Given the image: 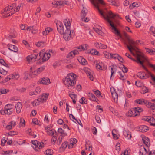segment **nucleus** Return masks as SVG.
Returning a JSON list of instances; mask_svg holds the SVG:
<instances>
[{"instance_id": "9", "label": "nucleus", "mask_w": 155, "mask_h": 155, "mask_svg": "<svg viewBox=\"0 0 155 155\" xmlns=\"http://www.w3.org/2000/svg\"><path fill=\"white\" fill-rule=\"evenodd\" d=\"M93 2L94 3V6L98 10L100 14V15H102L104 18V19L106 20L107 21V18H108L109 19H109V15H106V16H105V15H104V13L103 12V11L100 10L99 8V6L98 5V4H96L94 2Z\"/></svg>"}, {"instance_id": "45", "label": "nucleus", "mask_w": 155, "mask_h": 155, "mask_svg": "<svg viewBox=\"0 0 155 155\" xmlns=\"http://www.w3.org/2000/svg\"><path fill=\"white\" fill-rule=\"evenodd\" d=\"M12 150H8V151H2V152L1 153H0L2 154H10L11 153H12Z\"/></svg>"}, {"instance_id": "1", "label": "nucleus", "mask_w": 155, "mask_h": 155, "mask_svg": "<svg viewBox=\"0 0 155 155\" xmlns=\"http://www.w3.org/2000/svg\"><path fill=\"white\" fill-rule=\"evenodd\" d=\"M76 77L75 74L71 73L67 74L66 78L63 79V83L68 89H72L75 87L76 81Z\"/></svg>"}, {"instance_id": "21", "label": "nucleus", "mask_w": 155, "mask_h": 155, "mask_svg": "<svg viewBox=\"0 0 155 155\" xmlns=\"http://www.w3.org/2000/svg\"><path fill=\"white\" fill-rule=\"evenodd\" d=\"M123 135L128 139H130L131 137V133L128 130H124L123 131Z\"/></svg>"}, {"instance_id": "20", "label": "nucleus", "mask_w": 155, "mask_h": 155, "mask_svg": "<svg viewBox=\"0 0 155 155\" xmlns=\"http://www.w3.org/2000/svg\"><path fill=\"white\" fill-rule=\"evenodd\" d=\"M87 12V10L86 8H85L84 7H83V8L81 13V19H83L85 17Z\"/></svg>"}, {"instance_id": "17", "label": "nucleus", "mask_w": 155, "mask_h": 155, "mask_svg": "<svg viewBox=\"0 0 155 155\" xmlns=\"http://www.w3.org/2000/svg\"><path fill=\"white\" fill-rule=\"evenodd\" d=\"M45 66H43L38 68L37 69L34 71V74L38 75L41 72H42L45 69Z\"/></svg>"}, {"instance_id": "37", "label": "nucleus", "mask_w": 155, "mask_h": 155, "mask_svg": "<svg viewBox=\"0 0 155 155\" xmlns=\"http://www.w3.org/2000/svg\"><path fill=\"white\" fill-rule=\"evenodd\" d=\"M54 131H55V132L56 133L55 135H57V134L56 133V132L55 131V130L54 129L51 130L49 131H47V133L48 135H51V136H52L54 134Z\"/></svg>"}, {"instance_id": "55", "label": "nucleus", "mask_w": 155, "mask_h": 155, "mask_svg": "<svg viewBox=\"0 0 155 155\" xmlns=\"http://www.w3.org/2000/svg\"><path fill=\"white\" fill-rule=\"evenodd\" d=\"M92 131L93 134L96 135L97 134V128L94 127H93L92 128Z\"/></svg>"}, {"instance_id": "3", "label": "nucleus", "mask_w": 155, "mask_h": 155, "mask_svg": "<svg viewBox=\"0 0 155 155\" xmlns=\"http://www.w3.org/2000/svg\"><path fill=\"white\" fill-rule=\"evenodd\" d=\"M74 31L73 30L71 31L70 28L69 30L67 29L65 30L63 38L65 40L68 41L74 37Z\"/></svg>"}, {"instance_id": "62", "label": "nucleus", "mask_w": 155, "mask_h": 155, "mask_svg": "<svg viewBox=\"0 0 155 155\" xmlns=\"http://www.w3.org/2000/svg\"><path fill=\"white\" fill-rule=\"evenodd\" d=\"M13 111V109H10L7 110H6V113L7 115H10L12 114Z\"/></svg>"}, {"instance_id": "28", "label": "nucleus", "mask_w": 155, "mask_h": 155, "mask_svg": "<svg viewBox=\"0 0 155 155\" xmlns=\"http://www.w3.org/2000/svg\"><path fill=\"white\" fill-rule=\"evenodd\" d=\"M45 51V50L44 49L42 50L40 52L39 55H38V54H37V60H40L41 59H42Z\"/></svg>"}, {"instance_id": "12", "label": "nucleus", "mask_w": 155, "mask_h": 155, "mask_svg": "<svg viewBox=\"0 0 155 155\" xmlns=\"http://www.w3.org/2000/svg\"><path fill=\"white\" fill-rule=\"evenodd\" d=\"M38 82L40 84H48L50 83V80L48 78H43L41 80H39Z\"/></svg>"}, {"instance_id": "54", "label": "nucleus", "mask_w": 155, "mask_h": 155, "mask_svg": "<svg viewBox=\"0 0 155 155\" xmlns=\"http://www.w3.org/2000/svg\"><path fill=\"white\" fill-rule=\"evenodd\" d=\"M12 79L15 78V79H17L19 77V75L18 74L15 73L14 74L12 75V76L11 77Z\"/></svg>"}, {"instance_id": "39", "label": "nucleus", "mask_w": 155, "mask_h": 155, "mask_svg": "<svg viewBox=\"0 0 155 155\" xmlns=\"http://www.w3.org/2000/svg\"><path fill=\"white\" fill-rule=\"evenodd\" d=\"M44 94H43L42 95L39 96L38 99H37V100H38V101L40 102H43L44 101V98H43Z\"/></svg>"}, {"instance_id": "24", "label": "nucleus", "mask_w": 155, "mask_h": 155, "mask_svg": "<svg viewBox=\"0 0 155 155\" xmlns=\"http://www.w3.org/2000/svg\"><path fill=\"white\" fill-rule=\"evenodd\" d=\"M64 23L66 27V30H69V28H70V26L71 24L70 21L67 20V19H65L64 21Z\"/></svg>"}, {"instance_id": "60", "label": "nucleus", "mask_w": 155, "mask_h": 155, "mask_svg": "<svg viewBox=\"0 0 155 155\" xmlns=\"http://www.w3.org/2000/svg\"><path fill=\"white\" fill-rule=\"evenodd\" d=\"M10 109H12V108L11 107L10 105L9 104H8L5 106L4 109L5 110V111Z\"/></svg>"}, {"instance_id": "47", "label": "nucleus", "mask_w": 155, "mask_h": 155, "mask_svg": "<svg viewBox=\"0 0 155 155\" xmlns=\"http://www.w3.org/2000/svg\"><path fill=\"white\" fill-rule=\"evenodd\" d=\"M75 64H70L67 65L66 67L69 69L73 68H75Z\"/></svg>"}, {"instance_id": "61", "label": "nucleus", "mask_w": 155, "mask_h": 155, "mask_svg": "<svg viewBox=\"0 0 155 155\" xmlns=\"http://www.w3.org/2000/svg\"><path fill=\"white\" fill-rule=\"evenodd\" d=\"M69 116L70 119H71V120H72L74 122H75L74 120H73V119L75 120L76 121H78V120L76 119L75 117L72 114H69Z\"/></svg>"}, {"instance_id": "42", "label": "nucleus", "mask_w": 155, "mask_h": 155, "mask_svg": "<svg viewBox=\"0 0 155 155\" xmlns=\"http://www.w3.org/2000/svg\"><path fill=\"white\" fill-rule=\"evenodd\" d=\"M118 75L120 76V77L119 78L122 80H125V78H124V73L123 74L121 71H119L118 72Z\"/></svg>"}, {"instance_id": "36", "label": "nucleus", "mask_w": 155, "mask_h": 155, "mask_svg": "<svg viewBox=\"0 0 155 155\" xmlns=\"http://www.w3.org/2000/svg\"><path fill=\"white\" fill-rule=\"evenodd\" d=\"M108 2L110 3V4L111 5H114L117 7L119 6V4L116 3L114 1L112 0H108Z\"/></svg>"}, {"instance_id": "50", "label": "nucleus", "mask_w": 155, "mask_h": 155, "mask_svg": "<svg viewBox=\"0 0 155 155\" xmlns=\"http://www.w3.org/2000/svg\"><path fill=\"white\" fill-rule=\"evenodd\" d=\"M73 52L72 51L70 52L67 55L66 57L67 58H72L74 57L73 54H72Z\"/></svg>"}, {"instance_id": "63", "label": "nucleus", "mask_w": 155, "mask_h": 155, "mask_svg": "<svg viewBox=\"0 0 155 155\" xmlns=\"http://www.w3.org/2000/svg\"><path fill=\"white\" fill-rule=\"evenodd\" d=\"M45 155H51L52 154V153L51 151V150H47L45 151Z\"/></svg>"}, {"instance_id": "51", "label": "nucleus", "mask_w": 155, "mask_h": 155, "mask_svg": "<svg viewBox=\"0 0 155 155\" xmlns=\"http://www.w3.org/2000/svg\"><path fill=\"white\" fill-rule=\"evenodd\" d=\"M152 103L149 102L147 100H146V101L145 102V104L144 105H145L146 107L148 108H150V105H152Z\"/></svg>"}, {"instance_id": "26", "label": "nucleus", "mask_w": 155, "mask_h": 155, "mask_svg": "<svg viewBox=\"0 0 155 155\" xmlns=\"http://www.w3.org/2000/svg\"><path fill=\"white\" fill-rule=\"evenodd\" d=\"M110 67L111 68V75L110 78H111L113 74L115 73L116 71V69L117 68V67L116 65L113 64Z\"/></svg>"}, {"instance_id": "59", "label": "nucleus", "mask_w": 155, "mask_h": 155, "mask_svg": "<svg viewBox=\"0 0 155 155\" xmlns=\"http://www.w3.org/2000/svg\"><path fill=\"white\" fill-rule=\"evenodd\" d=\"M7 138L6 140L5 139V137H4L2 139L1 141V145L2 146H4L5 145V143L7 142Z\"/></svg>"}, {"instance_id": "5", "label": "nucleus", "mask_w": 155, "mask_h": 155, "mask_svg": "<svg viewBox=\"0 0 155 155\" xmlns=\"http://www.w3.org/2000/svg\"><path fill=\"white\" fill-rule=\"evenodd\" d=\"M107 22L110 25L112 29L114 31V34L117 36H119L120 38H122V35L120 33V31L117 29L116 27L115 26L113 22L107 18Z\"/></svg>"}, {"instance_id": "22", "label": "nucleus", "mask_w": 155, "mask_h": 155, "mask_svg": "<svg viewBox=\"0 0 155 155\" xmlns=\"http://www.w3.org/2000/svg\"><path fill=\"white\" fill-rule=\"evenodd\" d=\"M149 130V127L145 125H141L139 127V130L142 132H147Z\"/></svg>"}, {"instance_id": "49", "label": "nucleus", "mask_w": 155, "mask_h": 155, "mask_svg": "<svg viewBox=\"0 0 155 155\" xmlns=\"http://www.w3.org/2000/svg\"><path fill=\"white\" fill-rule=\"evenodd\" d=\"M116 55H118L117 54H113L112 53H110V58H113L114 59H117V56Z\"/></svg>"}, {"instance_id": "48", "label": "nucleus", "mask_w": 155, "mask_h": 155, "mask_svg": "<svg viewBox=\"0 0 155 155\" xmlns=\"http://www.w3.org/2000/svg\"><path fill=\"white\" fill-rule=\"evenodd\" d=\"M103 54L106 58L107 59H109L110 58V56L109 55L110 54L108 52H107L106 51H104L103 52Z\"/></svg>"}, {"instance_id": "32", "label": "nucleus", "mask_w": 155, "mask_h": 155, "mask_svg": "<svg viewBox=\"0 0 155 155\" xmlns=\"http://www.w3.org/2000/svg\"><path fill=\"white\" fill-rule=\"evenodd\" d=\"M25 122L24 120L22 118H21L20 119V124L18 125V126L19 127H20L21 126H25Z\"/></svg>"}, {"instance_id": "29", "label": "nucleus", "mask_w": 155, "mask_h": 155, "mask_svg": "<svg viewBox=\"0 0 155 155\" xmlns=\"http://www.w3.org/2000/svg\"><path fill=\"white\" fill-rule=\"evenodd\" d=\"M145 72H140L137 74V76L141 79H145Z\"/></svg>"}, {"instance_id": "2", "label": "nucleus", "mask_w": 155, "mask_h": 155, "mask_svg": "<svg viewBox=\"0 0 155 155\" xmlns=\"http://www.w3.org/2000/svg\"><path fill=\"white\" fill-rule=\"evenodd\" d=\"M125 55L129 59H131L134 61H136L137 63L140 64V65L142 66V67L145 70H146L148 73H150V71L147 69L146 67L144 65L143 61H142L141 60L140 56L141 55L140 54H137L136 59L137 60H135V59L133 58L128 53H126L125 54Z\"/></svg>"}, {"instance_id": "13", "label": "nucleus", "mask_w": 155, "mask_h": 155, "mask_svg": "<svg viewBox=\"0 0 155 155\" xmlns=\"http://www.w3.org/2000/svg\"><path fill=\"white\" fill-rule=\"evenodd\" d=\"M51 56L50 54L49 53H46L44 52L42 58V62H44L47 61L50 58Z\"/></svg>"}, {"instance_id": "14", "label": "nucleus", "mask_w": 155, "mask_h": 155, "mask_svg": "<svg viewBox=\"0 0 155 155\" xmlns=\"http://www.w3.org/2000/svg\"><path fill=\"white\" fill-rule=\"evenodd\" d=\"M8 47L9 50L13 52H17L18 51V48L14 45L8 44Z\"/></svg>"}, {"instance_id": "58", "label": "nucleus", "mask_w": 155, "mask_h": 155, "mask_svg": "<svg viewBox=\"0 0 155 155\" xmlns=\"http://www.w3.org/2000/svg\"><path fill=\"white\" fill-rule=\"evenodd\" d=\"M69 96L72 100L75 99L77 97V95L75 94H69Z\"/></svg>"}, {"instance_id": "10", "label": "nucleus", "mask_w": 155, "mask_h": 155, "mask_svg": "<svg viewBox=\"0 0 155 155\" xmlns=\"http://www.w3.org/2000/svg\"><path fill=\"white\" fill-rule=\"evenodd\" d=\"M142 140L143 143L147 147H149L150 146V141L149 138L146 136L142 137Z\"/></svg>"}, {"instance_id": "18", "label": "nucleus", "mask_w": 155, "mask_h": 155, "mask_svg": "<svg viewBox=\"0 0 155 155\" xmlns=\"http://www.w3.org/2000/svg\"><path fill=\"white\" fill-rule=\"evenodd\" d=\"M84 70L90 80L92 81H93V77L92 75H91V73L90 72V70L88 68H85Z\"/></svg>"}, {"instance_id": "16", "label": "nucleus", "mask_w": 155, "mask_h": 155, "mask_svg": "<svg viewBox=\"0 0 155 155\" xmlns=\"http://www.w3.org/2000/svg\"><path fill=\"white\" fill-rule=\"evenodd\" d=\"M31 142L32 144L39 149H41L44 146H42L39 141L36 140H32Z\"/></svg>"}, {"instance_id": "34", "label": "nucleus", "mask_w": 155, "mask_h": 155, "mask_svg": "<svg viewBox=\"0 0 155 155\" xmlns=\"http://www.w3.org/2000/svg\"><path fill=\"white\" fill-rule=\"evenodd\" d=\"M79 61L83 65H85L87 64V62L86 59L83 57H81L80 61L79 60Z\"/></svg>"}, {"instance_id": "15", "label": "nucleus", "mask_w": 155, "mask_h": 155, "mask_svg": "<svg viewBox=\"0 0 155 155\" xmlns=\"http://www.w3.org/2000/svg\"><path fill=\"white\" fill-rule=\"evenodd\" d=\"M22 107V104L21 102L17 103L15 107L17 113L19 114L20 113Z\"/></svg>"}, {"instance_id": "30", "label": "nucleus", "mask_w": 155, "mask_h": 155, "mask_svg": "<svg viewBox=\"0 0 155 155\" xmlns=\"http://www.w3.org/2000/svg\"><path fill=\"white\" fill-rule=\"evenodd\" d=\"M68 144V142L67 141H65L63 143L61 146L60 147V149H61L62 150H64L67 147Z\"/></svg>"}, {"instance_id": "19", "label": "nucleus", "mask_w": 155, "mask_h": 155, "mask_svg": "<svg viewBox=\"0 0 155 155\" xmlns=\"http://www.w3.org/2000/svg\"><path fill=\"white\" fill-rule=\"evenodd\" d=\"M141 3L139 2H136L132 3V5H130L129 6V8L130 9H132L134 7H138L140 5Z\"/></svg>"}, {"instance_id": "27", "label": "nucleus", "mask_w": 155, "mask_h": 155, "mask_svg": "<svg viewBox=\"0 0 155 155\" xmlns=\"http://www.w3.org/2000/svg\"><path fill=\"white\" fill-rule=\"evenodd\" d=\"M108 15H109V18H114L116 17L120 18V15L118 14H114L111 11H109L108 12Z\"/></svg>"}, {"instance_id": "25", "label": "nucleus", "mask_w": 155, "mask_h": 155, "mask_svg": "<svg viewBox=\"0 0 155 155\" xmlns=\"http://www.w3.org/2000/svg\"><path fill=\"white\" fill-rule=\"evenodd\" d=\"M88 96L91 100L94 102H97L96 100H98V99L92 93H89Z\"/></svg>"}, {"instance_id": "53", "label": "nucleus", "mask_w": 155, "mask_h": 155, "mask_svg": "<svg viewBox=\"0 0 155 155\" xmlns=\"http://www.w3.org/2000/svg\"><path fill=\"white\" fill-rule=\"evenodd\" d=\"M23 5L21 3L19 5H18L16 8V11L18 12L19 10V9L20 8H22L23 7Z\"/></svg>"}, {"instance_id": "7", "label": "nucleus", "mask_w": 155, "mask_h": 155, "mask_svg": "<svg viewBox=\"0 0 155 155\" xmlns=\"http://www.w3.org/2000/svg\"><path fill=\"white\" fill-rule=\"evenodd\" d=\"M127 39L128 42L129 46L127 44V43L125 41L124 43V44L126 45L128 49H129V51L131 52H132V49H134V48H133L132 45H134V42L133 40L130 39L129 37V38H127Z\"/></svg>"}, {"instance_id": "64", "label": "nucleus", "mask_w": 155, "mask_h": 155, "mask_svg": "<svg viewBox=\"0 0 155 155\" xmlns=\"http://www.w3.org/2000/svg\"><path fill=\"white\" fill-rule=\"evenodd\" d=\"M6 89H0V95L2 94H5L7 93Z\"/></svg>"}, {"instance_id": "11", "label": "nucleus", "mask_w": 155, "mask_h": 155, "mask_svg": "<svg viewBox=\"0 0 155 155\" xmlns=\"http://www.w3.org/2000/svg\"><path fill=\"white\" fill-rule=\"evenodd\" d=\"M95 47L99 49H104L107 48V46L101 43L96 42L94 43Z\"/></svg>"}, {"instance_id": "43", "label": "nucleus", "mask_w": 155, "mask_h": 155, "mask_svg": "<svg viewBox=\"0 0 155 155\" xmlns=\"http://www.w3.org/2000/svg\"><path fill=\"white\" fill-rule=\"evenodd\" d=\"M115 149L117 152H119L120 150V144L119 143H117L115 146Z\"/></svg>"}, {"instance_id": "56", "label": "nucleus", "mask_w": 155, "mask_h": 155, "mask_svg": "<svg viewBox=\"0 0 155 155\" xmlns=\"http://www.w3.org/2000/svg\"><path fill=\"white\" fill-rule=\"evenodd\" d=\"M117 55L118 56L117 59L118 60V61L122 63H124V61L123 58L119 55Z\"/></svg>"}, {"instance_id": "46", "label": "nucleus", "mask_w": 155, "mask_h": 155, "mask_svg": "<svg viewBox=\"0 0 155 155\" xmlns=\"http://www.w3.org/2000/svg\"><path fill=\"white\" fill-rule=\"evenodd\" d=\"M18 134V132L13 131H10L8 133V135L9 136H12L15 135H17Z\"/></svg>"}, {"instance_id": "23", "label": "nucleus", "mask_w": 155, "mask_h": 155, "mask_svg": "<svg viewBox=\"0 0 155 155\" xmlns=\"http://www.w3.org/2000/svg\"><path fill=\"white\" fill-rule=\"evenodd\" d=\"M146 101V100L144 99L141 98L136 99L135 101L134 102L139 104L143 105L145 104Z\"/></svg>"}, {"instance_id": "31", "label": "nucleus", "mask_w": 155, "mask_h": 155, "mask_svg": "<svg viewBox=\"0 0 155 155\" xmlns=\"http://www.w3.org/2000/svg\"><path fill=\"white\" fill-rule=\"evenodd\" d=\"M142 90L140 92L142 94H144L148 92V89H147V87L143 85L142 87Z\"/></svg>"}, {"instance_id": "52", "label": "nucleus", "mask_w": 155, "mask_h": 155, "mask_svg": "<svg viewBox=\"0 0 155 155\" xmlns=\"http://www.w3.org/2000/svg\"><path fill=\"white\" fill-rule=\"evenodd\" d=\"M86 145H89V149L88 150L90 151H91L92 150V147L91 145L90 144H88L87 142H86V144H85V147L86 149H87V146H86Z\"/></svg>"}, {"instance_id": "40", "label": "nucleus", "mask_w": 155, "mask_h": 155, "mask_svg": "<svg viewBox=\"0 0 155 155\" xmlns=\"http://www.w3.org/2000/svg\"><path fill=\"white\" fill-rule=\"evenodd\" d=\"M64 130H63L62 128H58V133H60L61 134H64V136H67V134L66 133H64Z\"/></svg>"}, {"instance_id": "35", "label": "nucleus", "mask_w": 155, "mask_h": 155, "mask_svg": "<svg viewBox=\"0 0 155 155\" xmlns=\"http://www.w3.org/2000/svg\"><path fill=\"white\" fill-rule=\"evenodd\" d=\"M90 53L91 54L93 55H98L99 52L95 49H92L90 51Z\"/></svg>"}, {"instance_id": "8", "label": "nucleus", "mask_w": 155, "mask_h": 155, "mask_svg": "<svg viewBox=\"0 0 155 155\" xmlns=\"http://www.w3.org/2000/svg\"><path fill=\"white\" fill-rule=\"evenodd\" d=\"M96 68L97 69L100 70H105L107 69V67L102 62L100 63L98 61L96 62Z\"/></svg>"}, {"instance_id": "6", "label": "nucleus", "mask_w": 155, "mask_h": 155, "mask_svg": "<svg viewBox=\"0 0 155 155\" xmlns=\"http://www.w3.org/2000/svg\"><path fill=\"white\" fill-rule=\"evenodd\" d=\"M56 26L58 32L61 35H64V27L63 23L60 21H57L56 23Z\"/></svg>"}, {"instance_id": "57", "label": "nucleus", "mask_w": 155, "mask_h": 155, "mask_svg": "<svg viewBox=\"0 0 155 155\" xmlns=\"http://www.w3.org/2000/svg\"><path fill=\"white\" fill-rule=\"evenodd\" d=\"M94 94L97 97H99L101 96V92L99 90H96L94 91Z\"/></svg>"}, {"instance_id": "33", "label": "nucleus", "mask_w": 155, "mask_h": 155, "mask_svg": "<svg viewBox=\"0 0 155 155\" xmlns=\"http://www.w3.org/2000/svg\"><path fill=\"white\" fill-rule=\"evenodd\" d=\"M111 94L112 98L113 99L114 102H115V101H116V102H117V99L118 98V95L117 93L116 92H115L112 94Z\"/></svg>"}, {"instance_id": "4", "label": "nucleus", "mask_w": 155, "mask_h": 155, "mask_svg": "<svg viewBox=\"0 0 155 155\" xmlns=\"http://www.w3.org/2000/svg\"><path fill=\"white\" fill-rule=\"evenodd\" d=\"M125 114L127 116L133 117L140 115L139 112L137 110V107L132 108L130 110L127 112Z\"/></svg>"}, {"instance_id": "44", "label": "nucleus", "mask_w": 155, "mask_h": 155, "mask_svg": "<svg viewBox=\"0 0 155 155\" xmlns=\"http://www.w3.org/2000/svg\"><path fill=\"white\" fill-rule=\"evenodd\" d=\"M123 66L122 71L124 73H127L128 71V68L124 64H121Z\"/></svg>"}, {"instance_id": "38", "label": "nucleus", "mask_w": 155, "mask_h": 155, "mask_svg": "<svg viewBox=\"0 0 155 155\" xmlns=\"http://www.w3.org/2000/svg\"><path fill=\"white\" fill-rule=\"evenodd\" d=\"M45 45V43L43 41L38 42L36 43V45L38 47H43Z\"/></svg>"}, {"instance_id": "41", "label": "nucleus", "mask_w": 155, "mask_h": 155, "mask_svg": "<svg viewBox=\"0 0 155 155\" xmlns=\"http://www.w3.org/2000/svg\"><path fill=\"white\" fill-rule=\"evenodd\" d=\"M0 64L7 67H8V65L5 62L4 60L2 59H0Z\"/></svg>"}]
</instances>
